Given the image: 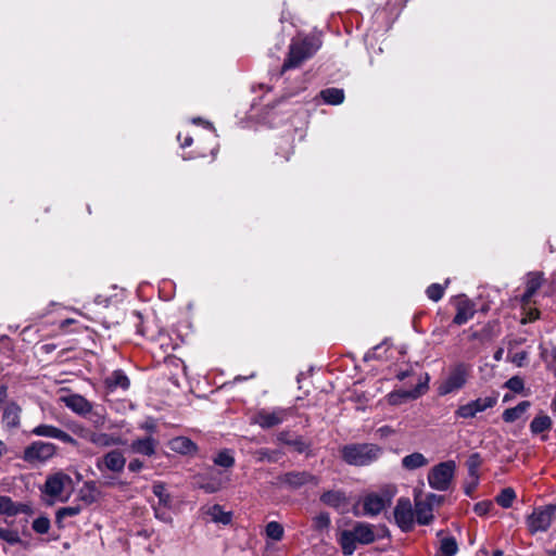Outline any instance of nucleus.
<instances>
[{
  "label": "nucleus",
  "instance_id": "1",
  "mask_svg": "<svg viewBox=\"0 0 556 556\" xmlns=\"http://www.w3.org/2000/svg\"><path fill=\"white\" fill-rule=\"evenodd\" d=\"M342 459L352 466H368L382 455V447L372 443H352L344 445L341 451Z\"/></svg>",
  "mask_w": 556,
  "mask_h": 556
},
{
  "label": "nucleus",
  "instance_id": "2",
  "mask_svg": "<svg viewBox=\"0 0 556 556\" xmlns=\"http://www.w3.org/2000/svg\"><path fill=\"white\" fill-rule=\"evenodd\" d=\"M376 541L372 526L364 522H356L352 530L341 531L338 542L345 556L352 555L356 549V543L371 544Z\"/></svg>",
  "mask_w": 556,
  "mask_h": 556
},
{
  "label": "nucleus",
  "instance_id": "3",
  "mask_svg": "<svg viewBox=\"0 0 556 556\" xmlns=\"http://www.w3.org/2000/svg\"><path fill=\"white\" fill-rule=\"evenodd\" d=\"M319 49V43L312 38H305L300 41L292 42L289 54L282 65V72L298 67L303 61L309 59Z\"/></svg>",
  "mask_w": 556,
  "mask_h": 556
},
{
  "label": "nucleus",
  "instance_id": "4",
  "mask_svg": "<svg viewBox=\"0 0 556 556\" xmlns=\"http://www.w3.org/2000/svg\"><path fill=\"white\" fill-rule=\"evenodd\" d=\"M455 462L447 460L434 466L428 473L430 486L438 491H446L455 472Z\"/></svg>",
  "mask_w": 556,
  "mask_h": 556
},
{
  "label": "nucleus",
  "instance_id": "5",
  "mask_svg": "<svg viewBox=\"0 0 556 556\" xmlns=\"http://www.w3.org/2000/svg\"><path fill=\"white\" fill-rule=\"evenodd\" d=\"M556 505H546L535 508L528 517L527 525L531 533L546 531L555 518Z\"/></svg>",
  "mask_w": 556,
  "mask_h": 556
},
{
  "label": "nucleus",
  "instance_id": "6",
  "mask_svg": "<svg viewBox=\"0 0 556 556\" xmlns=\"http://www.w3.org/2000/svg\"><path fill=\"white\" fill-rule=\"evenodd\" d=\"M56 452L53 443L36 441L24 450L23 459L29 464L43 463Z\"/></svg>",
  "mask_w": 556,
  "mask_h": 556
},
{
  "label": "nucleus",
  "instance_id": "7",
  "mask_svg": "<svg viewBox=\"0 0 556 556\" xmlns=\"http://www.w3.org/2000/svg\"><path fill=\"white\" fill-rule=\"evenodd\" d=\"M308 483L318 484V479L308 471H289L277 477L276 484L291 490L300 489Z\"/></svg>",
  "mask_w": 556,
  "mask_h": 556
},
{
  "label": "nucleus",
  "instance_id": "8",
  "mask_svg": "<svg viewBox=\"0 0 556 556\" xmlns=\"http://www.w3.org/2000/svg\"><path fill=\"white\" fill-rule=\"evenodd\" d=\"M467 368L464 364L456 365L447 378L440 384L439 394L446 395L463 388L467 380Z\"/></svg>",
  "mask_w": 556,
  "mask_h": 556
},
{
  "label": "nucleus",
  "instance_id": "9",
  "mask_svg": "<svg viewBox=\"0 0 556 556\" xmlns=\"http://www.w3.org/2000/svg\"><path fill=\"white\" fill-rule=\"evenodd\" d=\"M394 520L396 525L405 532L410 531L414 526V511L412 503L407 497L397 500L394 508Z\"/></svg>",
  "mask_w": 556,
  "mask_h": 556
},
{
  "label": "nucleus",
  "instance_id": "10",
  "mask_svg": "<svg viewBox=\"0 0 556 556\" xmlns=\"http://www.w3.org/2000/svg\"><path fill=\"white\" fill-rule=\"evenodd\" d=\"M72 481L73 480L68 475L61 471L50 475L45 482L43 492L51 497L64 501L65 498H62L61 496L65 489L71 486Z\"/></svg>",
  "mask_w": 556,
  "mask_h": 556
},
{
  "label": "nucleus",
  "instance_id": "11",
  "mask_svg": "<svg viewBox=\"0 0 556 556\" xmlns=\"http://www.w3.org/2000/svg\"><path fill=\"white\" fill-rule=\"evenodd\" d=\"M288 415V409L276 408L274 410L261 409L252 418V422L263 429H269L280 425Z\"/></svg>",
  "mask_w": 556,
  "mask_h": 556
},
{
  "label": "nucleus",
  "instance_id": "12",
  "mask_svg": "<svg viewBox=\"0 0 556 556\" xmlns=\"http://www.w3.org/2000/svg\"><path fill=\"white\" fill-rule=\"evenodd\" d=\"M496 396H486L483 399H477L470 403L462 405L456 410V415L462 418H472L478 413L491 408L496 404Z\"/></svg>",
  "mask_w": 556,
  "mask_h": 556
},
{
  "label": "nucleus",
  "instance_id": "13",
  "mask_svg": "<svg viewBox=\"0 0 556 556\" xmlns=\"http://www.w3.org/2000/svg\"><path fill=\"white\" fill-rule=\"evenodd\" d=\"M126 464V458L123 453L113 450L106 453L103 457L97 459L96 466L100 471L104 469L113 472H122Z\"/></svg>",
  "mask_w": 556,
  "mask_h": 556
},
{
  "label": "nucleus",
  "instance_id": "14",
  "mask_svg": "<svg viewBox=\"0 0 556 556\" xmlns=\"http://www.w3.org/2000/svg\"><path fill=\"white\" fill-rule=\"evenodd\" d=\"M31 433L37 437L58 439L73 446L78 445V442L73 437H71L65 431L51 425H39L31 430Z\"/></svg>",
  "mask_w": 556,
  "mask_h": 556
},
{
  "label": "nucleus",
  "instance_id": "15",
  "mask_svg": "<svg viewBox=\"0 0 556 556\" xmlns=\"http://www.w3.org/2000/svg\"><path fill=\"white\" fill-rule=\"evenodd\" d=\"M61 401L67 408L79 416H87L92 412V404L80 394L62 396Z\"/></svg>",
  "mask_w": 556,
  "mask_h": 556
},
{
  "label": "nucleus",
  "instance_id": "16",
  "mask_svg": "<svg viewBox=\"0 0 556 556\" xmlns=\"http://www.w3.org/2000/svg\"><path fill=\"white\" fill-rule=\"evenodd\" d=\"M320 502L331 508L340 510L341 513L345 511L350 504L349 498L345 495V493L340 490H330V491L324 492L320 495Z\"/></svg>",
  "mask_w": 556,
  "mask_h": 556
},
{
  "label": "nucleus",
  "instance_id": "17",
  "mask_svg": "<svg viewBox=\"0 0 556 556\" xmlns=\"http://www.w3.org/2000/svg\"><path fill=\"white\" fill-rule=\"evenodd\" d=\"M102 492L98 488L97 482L93 480H89L84 482L81 488L78 490V500L81 501L85 505H91L99 501L102 497Z\"/></svg>",
  "mask_w": 556,
  "mask_h": 556
},
{
  "label": "nucleus",
  "instance_id": "18",
  "mask_svg": "<svg viewBox=\"0 0 556 556\" xmlns=\"http://www.w3.org/2000/svg\"><path fill=\"white\" fill-rule=\"evenodd\" d=\"M194 484L205 493H216L223 488L219 477L199 475L194 477Z\"/></svg>",
  "mask_w": 556,
  "mask_h": 556
},
{
  "label": "nucleus",
  "instance_id": "19",
  "mask_svg": "<svg viewBox=\"0 0 556 556\" xmlns=\"http://www.w3.org/2000/svg\"><path fill=\"white\" fill-rule=\"evenodd\" d=\"M199 446L187 437H176V454L194 458L199 456Z\"/></svg>",
  "mask_w": 556,
  "mask_h": 556
},
{
  "label": "nucleus",
  "instance_id": "20",
  "mask_svg": "<svg viewBox=\"0 0 556 556\" xmlns=\"http://www.w3.org/2000/svg\"><path fill=\"white\" fill-rule=\"evenodd\" d=\"M415 514L417 522L420 525H429L433 519L431 502L415 500Z\"/></svg>",
  "mask_w": 556,
  "mask_h": 556
},
{
  "label": "nucleus",
  "instance_id": "21",
  "mask_svg": "<svg viewBox=\"0 0 556 556\" xmlns=\"http://www.w3.org/2000/svg\"><path fill=\"white\" fill-rule=\"evenodd\" d=\"M364 514L376 516L386 507V500L377 494H369L364 498Z\"/></svg>",
  "mask_w": 556,
  "mask_h": 556
},
{
  "label": "nucleus",
  "instance_id": "22",
  "mask_svg": "<svg viewBox=\"0 0 556 556\" xmlns=\"http://www.w3.org/2000/svg\"><path fill=\"white\" fill-rule=\"evenodd\" d=\"M105 384L111 391L117 388L127 390L130 386V381L123 370H114L105 378Z\"/></svg>",
  "mask_w": 556,
  "mask_h": 556
},
{
  "label": "nucleus",
  "instance_id": "23",
  "mask_svg": "<svg viewBox=\"0 0 556 556\" xmlns=\"http://www.w3.org/2000/svg\"><path fill=\"white\" fill-rule=\"evenodd\" d=\"M21 407L14 403L5 406L2 422L7 428H16L20 425Z\"/></svg>",
  "mask_w": 556,
  "mask_h": 556
},
{
  "label": "nucleus",
  "instance_id": "24",
  "mask_svg": "<svg viewBox=\"0 0 556 556\" xmlns=\"http://www.w3.org/2000/svg\"><path fill=\"white\" fill-rule=\"evenodd\" d=\"M130 450L132 453L151 456L155 452V442L150 437L138 439L130 444Z\"/></svg>",
  "mask_w": 556,
  "mask_h": 556
},
{
  "label": "nucleus",
  "instance_id": "25",
  "mask_svg": "<svg viewBox=\"0 0 556 556\" xmlns=\"http://www.w3.org/2000/svg\"><path fill=\"white\" fill-rule=\"evenodd\" d=\"M205 514L210 517L211 521L216 523L229 525L232 519V513L223 510L218 504L208 507Z\"/></svg>",
  "mask_w": 556,
  "mask_h": 556
},
{
  "label": "nucleus",
  "instance_id": "26",
  "mask_svg": "<svg viewBox=\"0 0 556 556\" xmlns=\"http://www.w3.org/2000/svg\"><path fill=\"white\" fill-rule=\"evenodd\" d=\"M475 309L471 303L464 301L458 303L457 313L454 316L453 323L455 325H463L473 317Z\"/></svg>",
  "mask_w": 556,
  "mask_h": 556
},
{
  "label": "nucleus",
  "instance_id": "27",
  "mask_svg": "<svg viewBox=\"0 0 556 556\" xmlns=\"http://www.w3.org/2000/svg\"><path fill=\"white\" fill-rule=\"evenodd\" d=\"M89 442L99 446L108 447L119 443V439L104 432H93L89 435Z\"/></svg>",
  "mask_w": 556,
  "mask_h": 556
},
{
  "label": "nucleus",
  "instance_id": "28",
  "mask_svg": "<svg viewBox=\"0 0 556 556\" xmlns=\"http://www.w3.org/2000/svg\"><path fill=\"white\" fill-rule=\"evenodd\" d=\"M531 406L529 401H522L517 406L507 408L503 413V419L505 422H514L519 419L523 413Z\"/></svg>",
  "mask_w": 556,
  "mask_h": 556
},
{
  "label": "nucleus",
  "instance_id": "29",
  "mask_svg": "<svg viewBox=\"0 0 556 556\" xmlns=\"http://www.w3.org/2000/svg\"><path fill=\"white\" fill-rule=\"evenodd\" d=\"M26 505H16L10 497L0 496V514L14 516L21 511H26Z\"/></svg>",
  "mask_w": 556,
  "mask_h": 556
},
{
  "label": "nucleus",
  "instance_id": "30",
  "mask_svg": "<svg viewBox=\"0 0 556 556\" xmlns=\"http://www.w3.org/2000/svg\"><path fill=\"white\" fill-rule=\"evenodd\" d=\"M428 464V459L421 453H413L402 459V466L407 470H415Z\"/></svg>",
  "mask_w": 556,
  "mask_h": 556
},
{
  "label": "nucleus",
  "instance_id": "31",
  "mask_svg": "<svg viewBox=\"0 0 556 556\" xmlns=\"http://www.w3.org/2000/svg\"><path fill=\"white\" fill-rule=\"evenodd\" d=\"M320 97L326 103L338 105L344 100V91L339 88H327L320 91Z\"/></svg>",
  "mask_w": 556,
  "mask_h": 556
},
{
  "label": "nucleus",
  "instance_id": "32",
  "mask_svg": "<svg viewBox=\"0 0 556 556\" xmlns=\"http://www.w3.org/2000/svg\"><path fill=\"white\" fill-rule=\"evenodd\" d=\"M552 428V419L547 415L536 416L530 424V430L533 434L542 433Z\"/></svg>",
  "mask_w": 556,
  "mask_h": 556
},
{
  "label": "nucleus",
  "instance_id": "33",
  "mask_svg": "<svg viewBox=\"0 0 556 556\" xmlns=\"http://www.w3.org/2000/svg\"><path fill=\"white\" fill-rule=\"evenodd\" d=\"M458 552V545L453 536L441 540L440 553L435 556H454Z\"/></svg>",
  "mask_w": 556,
  "mask_h": 556
},
{
  "label": "nucleus",
  "instance_id": "34",
  "mask_svg": "<svg viewBox=\"0 0 556 556\" xmlns=\"http://www.w3.org/2000/svg\"><path fill=\"white\" fill-rule=\"evenodd\" d=\"M515 498H516V493H515L514 489L505 488L495 497V502L503 508H509L513 505V502Z\"/></svg>",
  "mask_w": 556,
  "mask_h": 556
},
{
  "label": "nucleus",
  "instance_id": "35",
  "mask_svg": "<svg viewBox=\"0 0 556 556\" xmlns=\"http://www.w3.org/2000/svg\"><path fill=\"white\" fill-rule=\"evenodd\" d=\"M81 511V506L80 505H74V506H67V507H62L60 508L58 511H56V515H55V521L56 523L59 525V527H61V521L66 518V517H73V516H76L78 515L79 513Z\"/></svg>",
  "mask_w": 556,
  "mask_h": 556
},
{
  "label": "nucleus",
  "instance_id": "36",
  "mask_svg": "<svg viewBox=\"0 0 556 556\" xmlns=\"http://www.w3.org/2000/svg\"><path fill=\"white\" fill-rule=\"evenodd\" d=\"M266 535L274 541H280L283 538V527L277 521H270L266 525Z\"/></svg>",
  "mask_w": 556,
  "mask_h": 556
},
{
  "label": "nucleus",
  "instance_id": "37",
  "mask_svg": "<svg viewBox=\"0 0 556 556\" xmlns=\"http://www.w3.org/2000/svg\"><path fill=\"white\" fill-rule=\"evenodd\" d=\"M542 275L540 273H531L528 276L527 280V288L526 291H528V295H534L535 292L539 290V288L542 285Z\"/></svg>",
  "mask_w": 556,
  "mask_h": 556
},
{
  "label": "nucleus",
  "instance_id": "38",
  "mask_svg": "<svg viewBox=\"0 0 556 556\" xmlns=\"http://www.w3.org/2000/svg\"><path fill=\"white\" fill-rule=\"evenodd\" d=\"M169 503L170 502H166L164 504H157L155 507H154V510H155V516L163 520V521H166V522H169L172 521V511H170V506H169Z\"/></svg>",
  "mask_w": 556,
  "mask_h": 556
},
{
  "label": "nucleus",
  "instance_id": "39",
  "mask_svg": "<svg viewBox=\"0 0 556 556\" xmlns=\"http://www.w3.org/2000/svg\"><path fill=\"white\" fill-rule=\"evenodd\" d=\"M426 293L430 300L438 302L444 294V287L439 283H432L427 288Z\"/></svg>",
  "mask_w": 556,
  "mask_h": 556
},
{
  "label": "nucleus",
  "instance_id": "40",
  "mask_svg": "<svg viewBox=\"0 0 556 556\" xmlns=\"http://www.w3.org/2000/svg\"><path fill=\"white\" fill-rule=\"evenodd\" d=\"M214 464L229 468L233 466L235 458L227 451H223L219 452L217 456L214 458Z\"/></svg>",
  "mask_w": 556,
  "mask_h": 556
},
{
  "label": "nucleus",
  "instance_id": "41",
  "mask_svg": "<svg viewBox=\"0 0 556 556\" xmlns=\"http://www.w3.org/2000/svg\"><path fill=\"white\" fill-rule=\"evenodd\" d=\"M33 529L35 532L45 534L50 529V520L47 517H38L33 522Z\"/></svg>",
  "mask_w": 556,
  "mask_h": 556
},
{
  "label": "nucleus",
  "instance_id": "42",
  "mask_svg": "<svg viewBox=\"0 0 556 556\" xmlns=\"http://www.w3.org/2000/svg\"><path fill=\"white\" fill-rule=\"evenodd\" d=\"M505 387L515 393H520L523 391L525 383L522 378H520L519 376H514L506 381Z\"/></svg>",
  "mask_w": 556,
  "mask_h": 556
},
{
  "label": "nucleus",
  "instance_id": "43",
  "mask_svg": "<svg viewBox=\"0 0 556 556\" xmlns=\"http://www.w3.org/2000/svg\"><path fill=\"white\" fill-rule=\"evenodd\" d=\"M314 528L316 530H324L330 526V517L328 513H320L313 519Z\"/></svg>",
  "mask_w": 556,
  "mask_h": 556
},
{
  "label": "nucleus",
  "instance_id": "44",
  "mask_svg": "<svg viewBox=\"0 0 556 556\" xmlns=\"http://www.w3.org/2000/svg\"><path fill=\"white\" fill-rule=\"evenodd\" d=\"M0 539L7 541L10 544H16L21 541L20 535L16 531L0 528Z\"/></svg>",
  "mask_w": 556,
  "mask_h": 556
},
{
  "label": "nucleus",
  "instance_id": "45",
  "mask_svg": "<svg viewBox=\"0 0 556 556\" xmlns=\"http://www.w3.org/2000/svg\"><path fill=\"white\" fill-rule=\"evenodd\" d=\"M280 440H282L286 444L293 446L299 453H303L307 448L305 442L299 437L294 439H285L283 434H281Z\"/></svg>",
  "mask_w": 556,
  "mask_h": 556
},
{
  "label": "nucleus",
  "instance_id": "46",
  "mask_svg": "<svg viewBox=\"0 0 556 556\" xmlns=\"http://www.w3.org/2000/svg\"><path fill=\"white\" fill-rule=\"evenodd\" d=\"M153 493L159 497L157 504H164L166 502H170L169 494H165V488L161 483H156L153 485Z\"/></svg>",
  "mask_w": 556,
  "mask_h": 556
},
{
  "label": "nucleus",
  "instance_id": "47",
  "mask_svg": "<svg viewBox=\"0 0 556 556\" xmlns=\"http://www.w3.org/2000/svg\"><path fill=\"white\" fill-rule=\"evenodd\" d=\"M277 454L276 452H270L266 448H261L255 452V456L257 460L263 462L265 459L269 462H276L277 460Z\"/></svg>",
  "mask_w": 556,
  "mask_h": 556
},
{
  "label": "nucleus",
  "instance_id": "48",
  "mask_svg": "<svg viewBox=\"0 0 556 556\" xmlns=\"http://www.w3.org/2000/svg\"><path fill=\"white\" fill-rule=\"evenodd\" d=\"M493 507V504L492 502L490 501H483V502H479L475 505L473 507V510L477 515L479 516H484L486 515L490 509Z\"/></svg>",
  "mask_w": 556,
  "mask_h": 556
},
{
  "label": "nucleus",
  "instance_id": "49",
  "mask_svg": "<svg viewBox=\"0 0 556 556\" xmlns=\"http://www.w3.org/2000/svg\"><path fill=\"white\" fill-rule=\"evenodd\" d=\"M425 389H427V387L425 384H419V386H417V388H415L412 391H405L402 394V396L406 397V399H417L422 393V391Z\"/></svg>",
  "mask_w": 556,
  "mask_h": 556
},
{
  "label": "nucleus",
  "instance_id": "50",
  "mask_svg": "<svg viewBox=\"0 0 556 556\" xmlns=\"http://www.w3.org/2000/svg\"><path fill=\"white\" fill-rule=\"evenodd\" d=\"M74 433L78 434L80 438L89 441V435L92 434V431H90L89 429L85 428L84 426H76L74 429H73Z\"/></svg>",
  "mask_w": 556,
  "mask_h": 556
},
{
  "label": "nucleus",
  "instance_id": "51",
  "mask_svg": "<svg viewBox=\"0 0 556 556\" xmlns=\"http://www.w3.org/2000/svg\"><path fill=\"white\" fill-rule=\"evenodd\" d=\"M528 357V354L527 352L522 351V352H519V353H516L513 357V362L517 365V366H522L523 365V362L527 359Z\"/></svg>",
  "mask_w": 556,
  "mask_h": 556
},
{
  "label": "nucleus",
  "instance_id": "52",
  "mask_svg": "<svg viewBox=\"0 0 556 556\" xmlns=\"http://www.w3.org/2000/svg\"><path fill=\"white\" fill-rule=\"evenodd\" d=\"M143 467V463L140 460V459H132L130 460V463L128 464V469L132 472H138L141 470V468Z\"/></svg>",
  "mask_w": 556,
  "mask_h": 556
},
{
  "label": "nucleus",
  "instance_id": "53",
  "mask_svg": "<svg viewBox=\"0 0 556 556\" xmlns=\"http://www.w3.org/2000/svg\"><path fill=\"white\" fill-rule=\"evenodd\" d=\"M540 317V312L538 309H533V311H530L528 313V317L527 319H523L522 323H527V320L529 321H534L536 320L538 318Z\"/></svg>",
  "mask_w": 556,
  "mask_h": 556
},
{
  "label": "nucleus",
  "instance_id": "54",
  "mask_svg": "<svg viewBox=\"0 0 556 556\" xmlns=\"http://www.w3.org/2000/svg\"><path fill=\"white\" fill-rule=\"evenodd\" d=\"M378 433L381 435V437H387V435H390L391 433H393V430L391 427L389 426H383L381 428L378 429Z\"/></svg>",
  "mask_w": 556,
  "mask_h": 556
},
{
  "label": "nucleus",
  "instance_id": "55",
  "mask_svg": "<svg viewBox=\"0 0 556 556\" xmlns=\"http://www.w3.org/2000/svg\"><path fill=\"white\" fill-rule=\"evenodd\" d=\"M92 417H93V418H92V421H93V424H94L97 427H101V426H103V424H104V418H103L101 415H99V414L94 413V414L92 415Z\"/></svg>",
  "mask_w": 556,
  "mask_h": 556
},
{
  "label": "nucleus",
  "instance_id": "56",
  "mask_svg": "<svg viewBox=\"0 0 556 556\" xmlns=\"http://www.w3.org/2000/svg\"><path fill=\"white\" fill-rule=\"evenodd\" d=\"M424 502H431V506L434 504V503H440L441 501V497L438 496L437 494H429L427 495L426 500H422Z\"/></svg>",
  "mask_w": 556,
  "mask_h": 556
},
{
  "label": "nucleus",
  "instance_id": "57",
  "mask_svg": "<svg viewBox=\"0 0 556 556\" xmlns=\"http://www.w3.org/2000/svg\"><path fill=\"white\" fill-rule=\"evenodd\" d=\"M532 296H533V295H528V291H525V293H523V295H522V298H521V302H522L523 304H528V303L530 302V300H531V298H532Z\"/></svg>",
  "mask_w": 556,
  "mask_h": 556
},
{
  "label": "nucleus",
  "instance_id": "58",
  "mask_svg": "<svg viewBox=\"0 0 556 556\" xmlns=\"http://www.w3.org/2000/svg\"><path fill=\"white\" fill-rule=\"evenodd\" d=\"M5 397H7V389L4 387H0V403H2Z\"/></svg>",
  "mask_w": 556,
  "mask_h": 556
},
{
  "label": "nucleus",
  "instance_id": "59",
  "mask_svg": "<svg viewBox=\"0 0 556 556\" xmlns=\"http://www.w3.org/2000/svg\"><path fill=\"white\" fill-rule=\"evenodd\" d=\"M503 349H498L495 353H494V358L496 361H501L502 359V356H503Z\"/></svg>",
  "mask_w": 556,
  "mask_h": 556
},
{
  "label": "nucleus",
  "instance_id": "60",
  "mask_svg": "<svg viewBox=\"0 0 556 556\" xmlns=\"http://www.w3.org/2000/svg\"><path fill=\"white\" fill-rule=\"evenodd\" d=\"M192 143V138L191 137H186L182 141V147H188Z\"/></svg>",
  "mask_w": 556,
  "mask_h": 556
},
{
  "label": "nucleus",
  "instance_id": "61",
  "mask_svg": "<svg viewBox=\"0 0 556 556\" xmlns=\"http://www.w3.org/2000/svg\"><path fill=\"white\" fill-rule=\"evenodd\" d=\"M406 377H407V372H406V371L400 372V374L397 375V378H399L400 380H404Z\"/></svg>",
  "mask_w": 556,
  "mask_h": 556
},
{
  "label": "nucleus",
  "instance_id": "62",
  "mask_svg": "<svg viewBox=\"0 0 556 556\" xmlns=\"http://www.w3.org/2000/svg\"><path fill=\"white\" fill-rule=\"evenodd\" d=\"M5 451L4 444L0 441V457L3 455Z\"/></svg>",
  "mask_w": 556,
  "mask_h": 556
},
{
  "label": "nucleus",
  "instance_id": "63",
  "mask_svg": "<svg viewBox=\"0 0 556 556\" xmlns=\"http://www.w3.org/2000/svg\"><path fill=\"white\" fill-rule=\"evenodd\" d=\"M493 556H503V551H501V549H495V551L493 552Z\"/></svg>",
  "mask_w": 556,
  "mask_h": 556
},
{
  "label": "nucleus",
  "instance_id": "64",
  "mask_svg": "<svg viewBox=\"0 0 556 556\" xmlns=\"http://www.w3.org/2000/svg\"><path fill=\"white\" fill-rule=\"evenodd\" d=\"M553 357H554V359L556 361V348H555V349H554V351H553Z\"/></svg>",
  "mask_w": 556,
  "mask_h": 556
}]
</instances>
